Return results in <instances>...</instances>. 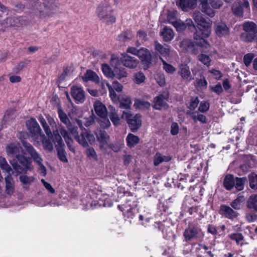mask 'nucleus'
<instances>
[{
  "mask_svg": "<svg viewBox=\"0 0 257 257\" xmlns=\"http://www.w3.org/2000/svg\"><path fill=\"white\" fill-rule=\"evenodd\" d=\"M195 40V43H193L191 40L189 39L183 40L180 44V47L182 51L185 52H188L191 54H196L198 53V50L196 48V46H198L202 49V52H206L207 50L209 48H203L197 44V40Z\"/></svg>",
  "mask_w": 257,
  "mask_h": 257,
  "instance_id": "7",
  "label": "nucleus"
},
{
  "mask_svg": "<svg viewBox=\"0 0 257 257\" xmlns=\"http://www.w3.org/2000/svg\"><path fill=\"white\" fill-rule=\"evenodd\" d=\"M121 61L124 66L130 68H136L139 63V61L136 58L126 54L123 55Z\"/></svg>",
  "mask_w": 257,
  "mask_h": 257,
  "instance_id": "20",
  "label": "nucleus"
},
{
  "mask_svg": "<svg viewBox=\"0 0 257 257\" xmlns=\"http://www.w3.org/2000/svg\"><path fill=\"white\" fill-rule=\"evenodd\" d=\"M26 126L32 137L38 139L39 137H44V134L35 118H31L26 121Z\"/></svg>",
  "mask_w": 257,
  "mask_h": 257,
  "instance_id": "8",
  "label": "nucleus"
},
{
  "mask_svg": "<svg viewBox=\"0 0 257 257\" xmlns=\"http://www.w3.org/2000/svg\"><path fill=\"white\" fill-rule=\"evenodd\" d=\"M127 145L132 148L137 145L139 142V138L138 136H135L132 134H129L126 137Z\"/></svg>",
  "mask_w": 257,
  "mask_h": 257,
  "instance_id": "35",
  "label": "nucleus"
},
{
  "mask_svg": "<svg viewBox=\"0 0 257 257\" xmlns=\"http://www.w3.org/2000/svg\"><path fill=\"white\" fill-rule=\"evenodd\" d=\"M235 178L233 175L231 174L226 175L224 179L223 186L227 190H230L234 186Z\"/></svg>",
  "mask_w": 257,
  "mask_h": 257,
  "instance_id": "28",
  "label": "nucleus"
},
{
  "mask_svg": "<svg viewBox=\"0 0 257 257\" xmlns=\"http://www.w3.org/2000/svg\"><path fill=\"white\" fill-rule=\"evenodd\" d=\"M162 37L165 42H170L174 37V33L173 30L168 27H165L162 31Z\"/></svg>",
  "mask_w": 257,
  "mask_h": 257,
  "instance_id": "26",
  "label": "nucleus"
},
{
  "mask_svg": "<svg viewBox=\"0 0 257 257\" xmlns=\"http://www.w3.org/2000/svg\"><path fill=\"white\" fill-rule=\"evenodd\" d=\"M146 77L143 73L139 72L136 73L134 76V82L137 84H141L144 82Z\"/></svg>",
  "mask_w": 257,
  "mask_h": 257,
  "instance_id": "49",
  "label": "nucleus"
},
{
  "mask_svg": "<svg viewBox=\"0 0 257 257\" xmlns=\"http://www.w3.org/2000/svg\"><path fill=\"white\" fill-rule=\"evenodd\" d=\"M22 145L31 158L37 164L43 162V160L36 150L30 143L23 141Z\"/></svg>",
  "mask_w": 257,
  "mask_h": 257,
  "instance_id": "11",
  "label": "nucleus"
},
{
  "mask_svg": "<svg viewBox=\"0 0 257 257\" xmlns=\"http://www.w3.org/2000/svg\"><path fill=\"white\" fill-rule=\"evenodd\" d=\"M94 108L96 113L100 117H105L107 114L105 106L100 101H96L94 103Z\"/></svg>",
  "mask_w": 257,
  "mask_h": 257,
  "instance_id": "21",
  "label": "nucleus"
},
{
  "mask_svg": "<svg viewBox=\"0 0 257 257\" xmlns=\"http://www.w3.org/2000/svg\"><path fill=\"white\" fill-rule=\"evenodd\" d=\"M244 200L243 197L239 196L230 203V205L235 210H239L241 208V204Z\"/></svg>",
  "mask_w": 257,
  "mask_h": 257,
  "instance_id": "40",
  "label": "nucleus"
},
{
  "mask_svg": "<svg viewBox=\"0 0 257 257\" xmlns=\"http://www.w3.org/2000/svg\"><path fill=\"white\" fill-rule=\"evenodd\" d=\"M199 100L198 97H192L190 99V101L188 106L190 109L189 111L194 110L198 105Z\"/></svg>",
  "mask_w": 257,
  "mask_h": 257,
  "instance_id": "47",
  "label": "nucleus"
},
{
  "mask_svg": "<svg viewBox=\"0 0 257 257\" xmlns=\"http://www.w3.org/2000/svg\"><path fill=\"white\" fill-rule=\"evenodd\" d=\"M253 58V56L252 54H247L244 55L243 58V61L244 63V64L248 66H249Z\"/></svg>",
  "mask_w": 257,
  "mask_h": 257,
  "instance_id": "62",
  "label": "nucleus"
},
{
  "mask_svg": "<svg viewBox=\"0 0 257 257\" xmlns=\"http://www.w3.org/2000/svg\"><path fill=\"white\" fill-rule=\"evenodd\" d=\"M34 178L32 176H28L22 175L20 176V181L24 184H29L34 181Z\"/></svg>",
  "mask_w": 257,
  "mask_h": 257,
  "instance_id": "53",
  "label": "nucleus"
},
{
  "mask_svg": "<svg viewBox=\"0 0 257 257\" xmlns=\"http://www.w3.org/2000/svg\"><path fill=\"white\" fill-rule=\"evenodd\" d=\"M176 4L183 11H187L196 6L197 0H179Z\"/></svg>",
  "mask_w": 257,
  "mask_h": 257,
  "instance_id": "19",
  "label": "nucleus"
},
{
  "mask_svg": "<svg viewBox=\"0 0 257 257\" xmlns=\"http://www.w3.org/2000/svg\"><path fill=\"white\" fill-rule=\"evenodd\" d=\"M133 38V35L130 31H126L120 34L118 39L122 42H126L130 40Z\"/></svg>",
  "mask_w": 257,
  "mask_h": 257,
  "instance_id": "46",
  "label": "nucleus"
},
{
  "mask_svg": "<svg viewBox=\"0 0 257 257\" xmlns=\"http://www.w3.org/2000/svg\"><path fill=\"white\" fill-rule=\"evenodd\" d=\"M200 229L195 226L189 225L185 230L183 235L186 241L193 239L197 238L198 237Z\"/></svg>",
  "mask_w": 257,
  "mask_h": 257,
  "instance_id": "15",
  "label": "nucleus"
},
{
  "mask_svg": "<svg viewBox=\"0 0 257 257\" xmlns=\"http://www.w3.org/2000/svg\"><path fill=\"white\" fill-rule=\"evenodd\" d=\"M229 237L236 241L237 244H239L240 241L244 238L243 236L241 233H234L228 235Z\"/></svg>",
  "mask_w": 257,
  "mask_h": 257,
  "instance_id": "50",
  "label": "nucleus"
},
{
  "mask_svg": "<svg viewBox=\"0 0 257 257\" xmlns=\"http://www.w3.org/2000/svg\"><path fill=\"white\" fill-rule=\"evenodd\" d=\"M246 206L257 212V194L251 195L247 201Z\"/></svg>",
  "mask_w": 257,
  "mask_h": 257,
  "instance_id": "31",
  "label": "nucleus"
},
{
  "mask_svg": "<svg viewBox=\"0 0 257 257\" xmlns=\"http://www.w3.org/2000/svg\"><path fill=\"white\" fill-rule=\"evenodd\" d=\"M102 70L104 74L107 77H114L113 70L112 71L109 66L105 64L102 65Z\"/></svg>",
  "mask_w": 257,
  "mask_h": 257,
  "instance_id": "44",
  "label": "nucleus"
},
{
  "mask_svg": "<svg viewBox=\"0 0 257 257\" xmlns=\"http://www.w3.org/2000/svg\"><path fill=\"white\" fill-rule=\"evenodd\" d=\"M58 114L61 121L66 125L70 123V121L67 114L64 112L62 109L59 108L58 110Z\"/></svg>",
  "mask_w": 257,
  "mask_h": 257,
  "instance_id": "41",
  "label": "nucleus"
},
{
  "mask_svg": "<svg viewBox=\"0 0 257 257\" xmlns=\"http://www.w3.org/2000/svg\"><path fill=\"white\" fill-rule=\"evenodd\" d=\"M86 153L87 156L88 157L92 158L95 160L97 159V155L96 152L93 148L90 147L87 149L86 151Z\"/></svg>",
  "mask_w": 257,
  "mask_h": 257,
  "instance_id": "61",
  "label": "nucleus"
},
{
  "mask_svg": "<svg viewBox=\"0 0 257 257\" xmlns=\"http://www.w3.org/2000/svg\"><path fill=\"white\" fill-rule=\"evenodd\" d=\"M100 125L103 128H106L110 126L111 123L108 119L105 117H101L99 121Z\"/></svg>",
  "mask_w": 257,
  "mask_h": 257,
  "instance_id": "60",
  "label": "nucleus"
},
{
  "mask_svg": "<svg viewBox=\"0 0 257 257\" xmlns=\"http://www.w3.org/2000/svg\"><path fill=\"white\" fill-rule=\"evenodd\" d=\"M212 91L214 92L217 94H220L223 91L222 87L220 83L217 84L215 86L210 87Z\"/></svg>",
  "mask_w": 257,
  "mask_h": 257,
  "instance_id": "63",
  "label": "nucleus"
},
{
  "mask_svg": "<svg viewBox=\"0 0 257 257\" xmlns=\"http://www.w3.org/2000/svg\"><path fill=\"white\" fill-rule=\"evenodd\" d=\"M192 17L195 22L199 26L198 30L194 34V39L197 40V44L205 48L210 47L209 44L205 39L210 34L211 21L205 19L199 12H195Z\"/></svg>",
  "mask_w": 257,
  "mask_h": 257,
  "instance_id": "2",
  "label": "nucleus"
},
{
  "mask_svg": "<svg viewBox=\"0 0 257 257\" xmlns=\"http://www.w3.org/2000/svg\"><path fill=\"white\" fill-rule=\"evenodd\" d=\"M53 141L56 143L55 147H57L58 146H65V144L63 142V141L62 139V137L59 134L58 129L53 130Z\"/></svg>",
  "mask_w": 257,
  "mask_h": 257,
  "instance_id": "36",
  "label": "nucleus"
},
{
  "mask_svg": "<svg viewBox=\"0 0 257 257\" xmlns=\"http://www.w3.org/2000/svg\"><path fill=\"white\" fill-rule=\"evenodd\" d=\"M135 105L136 107L141 109H148L151 106L150 103L148 101L142 100H136Z\"/></svg>",
  "mask_w": 257,
  "mask_h": 257,
  "instance_id": "42",
  "label": "nucleus"
},
{
  "mask_svg": "<svg viewBox=\"0 0 257 257\" xmlns=\"http://www.w3.org/2000/svg\"><path fill=\"white\" fill-rule=\"evenodd\" d=\"M110 11H112L109 4L107 2H101L98 6L96 10L97 15L99 19L101 16H104Z\"/></svg>",
  "mask_w": 257,
  "mask_h": 257,
  "instance_id": "18",
  "label": "nucleus"
},
{
  "mask_svg": "<svg viewBox=\"0 0 257 257\" xmlns=\"http://www.w3.org/2000/svg\"><path fill=\"white\" fill-rule=\"evenodd\" d=\"M209 103L206 101H201L198 107V110L201 112H205L209 108Z\"/></svg>",
  "mask_w": 257,
  "mask_h": 257,
  "instance_id": "55",
  "label": "nucleus"
},
{
  "mask_svg": "<svg viewBox=\"0 0 257 257\" xmlns=\"http://www.w3.org/2000/svg\"><path fill=\"white\" fill-rule=\"evenodd\" d=\"M111 86L113 88V90H115L117 92H120L122 90L123 86L118 81H113Z\"/></svg>",
  "mask_w": 257,
  "mask_h": 257,
  "instance_id": "64",
  "label": "nucleus"
},
{
  "mask_svg": "<svg viewBox=\"0 0 257 257\" xmlns=\"http://www.w3.org/2000/svg\"><path fill=\"white\" fill-rule=\"evenodd\" d=\"M173 25L179 32L183 31L187 28L191 31L196 29L195 25L191 19H187L185 22L180 20H177Z\"/></svg>",
  "mask_w": 257,
  "mask_h": 257,
  "instance_id": "14",
  "label": "nucleus"
},
{
  "mask_svg": "<svg viewBox=\"0 0 257 257\" xmlns=\"http://www.w3.org/2000/svg\"><path fill=\"white\" fill-rule=\"evenodd\" d=\"M110 65L113 68L114 77L120 79L126 77L127 73L125 69L121 66L119 58L114 55L111 56Z\"/></svg>",
  "mask_w": 257,
  "mask_h": 257,
  "instance_id": "4",
  "label": "nucleus"
},
{
  "mask_svg": "<svg viewBox=\"0 0 257 257\" xmlns=\"http://www.w3.org/2000/svg\"><path fill=\"white\" fill-rule=\"evenodd\" d=\"M232 10L233 13L237 16H240L242 15V8L240 5L238 3L234 4L233 5Z\"/></svg>",
  "mask_w": 257,
  "mask_h": 257,
  "instance_id": "52",
  "label": "nucleus"
},
{
  "mask_svg": "<svg viewBox=\"0 0 257 257\" xmlns=\"http://www.w3.org/2000/svg\"><path fill=\"white\" fill-rule=\"evenodd\" d=\"M57 151V156L59 159L64 162L67 163L68 160L66 157V152L65 150V146H58L56 147Z\"/></svg>",
  "mask_w": 257,
  "mask_h": 257,
  "instance_id": "32",
  "label": "nucleus"
},
{
  "mask_svg": "<svg viewBox=\"0 0 257 257\" xmlns=\"http://www.w3.org/2000/svg\"><path fill=\"white\" fill-rule=\"evenodd\" d=\"M106 85L107 86L109 92V96L112 100V101L114 103H117L118 100H119L120 97L117 95V94L115 92L113 88L112 87L111 85L108 83L106 82Z\"/></svg>",
  "mask_w": 257,
  "mask_h": 257,
  "instance_id": "38",
  "label": "nucleus"
},
{
  "mask_svg": "<svg viewBox=\"0 0 257 257\" xmlns=\"http://www.w3.org/2000/svg\"><path fill=\"white\" fill-rule=\"evenodd\" d=\"M96 135L101 150H105L107 147L112 149L113 144L110 143V137L105 131L100 130Z\"/></svg>",
  "mask_w": 257,
  "mask_h": 257,
  "instance_id": "10",
  "label": "nucleus"
},
{
  "mask_svg": "<svg viewBox=\"0 0 257 257\" xmlns=\"http://www.w3.org/2000/svg\"><path fill=\"white\" fill-rule=\"evenodd\" d=\"M0 168L4 172H6L7 175L10 174L12 172V169L6 159L2 156H0Z\"/></svg>",
  "mask_w": 257,
  "mask_h": 257,
  "instance_id": "34",
  "label": "nucleus"
},
{
  "mask_svg": "<svg viewBox=\"0 0 257 257\" xmlns=\"http://www.w3.org/2000/svg\"><path fill=\"white\" fill-rule=\"evenodd\" d=\"M43 7L44 8L37 9L40 13L50 15L54 13L57 6L55 3V0H44Z\"/></svg>",
  "mask_w": 257,
  "mask_h": 257,
  "instance_id": "16",
  "label": "nucleus"
},
{
  "mask_svg": "<svg viewBox=\"0 0 257 257\" xmlns=\"http://www.w3.org/2000/svg\"><path fill=\"white\" fill-rule=\"evenodd\" d=\"M49 125L52 127V128L54 130L58 129L57 127V124L54 118L50 116V115H48L46 116Z\"/></svg>",
  "mask_w": 257,
  "mask_h": 257,
  "instance_id": "59",
  "label": "nucleus"
},
{
  "mask_svg": "<svg viewBox=\"0 0 257 257\" xmlns=\"http://www.w3.org/2000/svg\"><path fill=\"white\" fill-rule=\"evenodd\" d=\"M162 62L163 64V69L167 73L172 74L176 70V69L174 66L167 63L166 62L164 61L162 59Z\"/></svg>",
  "mask_w": 257,
  "mask_h": 257,
  "instance_id": "54",
  "label": "nucleus"
},
{
  "mask_svg": "<svg viewBox=\"0 0 257 257\" xmlns=\"http://www.w3.org/2000/svg\"><path fill=\"white\" fill-rule=\"evenodd\" d=\"M202 11L210 17L214 16V11L209 7V5L214 9H219L222 5L221 1L214 0H200Z\"/></svg>",
  "mask_w": 257,
  "mask_h": 257,
  "instance_id": "6",
  "label": "nucleus"
},
{
  "mask_svg": "<svg viewBox=\"0 0 257 257\" xmlns=\"http://www.w3.org/2000/svg\"><path fill=\"white\" fill-rule=\"evenodd\" d=\"M59 132L61 136L63 137L65 141L71 139L69 134L68 131H67L63 126L60 125L59 127Z\"/></svg>",
  "mask_w": 257,
  "mask_h": 257,
  "instance_id": "51",
  "label": "nucleus"
},
{
  "mask_svg": "<svg viewBox=\"0 0 257 257\" xmlns=\"http://www.w3.org/2000/svg\"><path fill=\"white\" fill-rule=\"evenodd\" d=\"M177 16V11L176 10L170 11L168 13L167 19L169 23L172 25L177 20L176 19Z\"/></svg>",
  "mask_w": 257,
  "mask_h": 257,
  "instance_id": "48",
  "label": "nucleus"
},
{
  "mask_svg": "<svg viewBox=\"0 0 257 257\" xmlns=\"http://www.w3.org/2000/svg\"><path fill=\"white\" fill-rule=\"evenodd\" d=\"M82 79L84 81H92L95 83L99 82V78L96 73L92 70H88L84 75L82 76Z\"/></svg>",
  "mask_w": 257,
  "mask_h": 257,
  "instance_id": "25",
  "label": "nucleus"
},
{
  "mask_svg": "<svg viewBox=\"0 0 257 257\" xmlns=\"http://www.w3.org/2000/svg\"><path fill=\"white\" fill-rule=\"evenodd\" d=\"M153 107L155 109H161V95H158L154 98Z\"/></svg>",
  "mask_w": 257,
  "mask_h": 257,
  "instance_id": "57",
  "label": "nucleus"
},
{
  "mask_svg": "<svg viewBox=\"0 0 257 257\" xmlns=\"http://www.w3.org/2000/svg\"><path fill=\"white\" fill-rule=\"evenodd\" d=\"M6 182V191L9 195H11L14 192V181L11 174H8L5 178Z\"/></svg>",
  "mask_w": 257,
  "mask_h": 257,
  "instance_id": "27",
  "label": "nucleus"
},
{
  "mask_svg": "<svg viewBox=\"0 0 257 257\" xmlns=\"http://www.w3.org/2000/svg\"><path fill=\"white\" fill-rule=\"evenodd\" d=\"M215 33L218 37L228 35L229 29L225 23H218L215 25Z\"/></svg>",
  "mask_w": 257,
  "mask_h": 257,
  "instance_id": "23",
  "label": "nucleus"
},
{
  "mask_svg": "<svg viewBox=\"0 0 257 257\" xmlns=\"http://www.w3.org/2000/svg\"><path fill=\"white\" fill-rule=\"evenodd\" d=\"M249 186L252 189H257V175L254 173H251L248 176Z\"/></svg>",
  "mask_w": 257,
  "mask_h": 257,
  "instance_id": "39",
  "label": "nucleus"
},
{
  "mask_svg": "<svg viewBox=\"0 0 257 257\" xmlns=\"http://www.w3.org/2000/svg\"><path fill=\"white\" fill-rule=\"evenodd\" d=\"M198 60L204 65L208 67L210 65L211 59L208 55L201 54L198 55Z\"/></svg>",
  "mask_w": 257,
  "mask_h": 257,
  "instance_id": "45",
  "label": "nucleus"
},
{
  "mask_svg": "<svg viewBox=\"0 0 257 257\" xmlns=\"http://www.w3.org/2000/svg\"><path fill=\"white\" fill-rule=\"evenodd\" d=\"M76 140L82 147L87 148L89 144L92 145L95 142V138L92 134L84 129L80 135L77 136Z\"/></svg>",
  "mask_w": 257,
  "mask_h": 257,
  "instance_id": "9",
  "label": "nucleus"
},
{
  "mask_svg": "<svg viewBox=\"0 0 257 257\" xmlns=\"http://www.w3.org/2000/svg\"><path fill=\"white\" fill-rule=\"evenodd\" d=\"M235 183L234 187L238 191H241L244 189V184L247 181V179L245 177H235Z\"/></svg>",
  "mask_w": 257,
  "mask_h": 257,
  "instance_id": "37",
  "label": "nucleus"
},
{
  "mask_svg": "<svg viewBox=\"0 0 257 257\" xmlns=\"http://www.w3.org/2000/svg\"><path fill=\"white\" fill-rule=\"evenodd\" d=\"M66 126L68 131L73 135L75 140H76V138L79 136L77 128L72 125L71 122L69 124L67 125Z\"/></svg>",
  "mask_w": 257,
  "mask_h": 257,
  "instance_id": "56",
  "label": "nucleus"
},
{
  "mask_svg": "<svg viewBox=\"0 0 257 257\" xmlns=\"http://www.w3.org/2000/svg\"><path fill=\"white\" fill-rule=\"evenodd\" d=\"M219 213L222 216L229 219H233L238 215V213L236 211L226 205L220 206Z\"/></svg>",
  "mask_w": 257,
  "mask_h": 257,
  "instance_id": "17",
  "label": "nucleus"
},
{
  "mask_svg": "<svg viewBox=\"0 0 257 257\" xmlns=\"http://www.w3.org/2000/svg\"><path fill=\"white\" fill-rule=\"evenodd\" d=\"M71 94L76 103H82L85 101V92L81 87L73 86L71 88Z\"/></svg>",
  "mask_w": 257,
  "mask_h": 257,
  "instance_id": "13",
  "label": "nucleus"
},
{
  "mask_svg": "<svg viewBox=\"0 0 257 257\" xmlns=\"http://www.w3.org/2000/svg\"><path fill=\"white\" fill-rule=\"evenodd\" d=\"M43 147L45 150L49 152L53 150V145L49 140H46L43 141Z\"/></svg>",
  "mask_w": 257,
  "mask_h": 257,
  "instance_id": "58",
  "label": "nucleus"
},
{
  "mask_svg": "<svg viewBox=\"0 0 257 257\" xmlns=\"http://www.w3.org/2000/svg\"><path fill=\"white\" fill-rule=\"evenodd\" d=\"M121 118L127 121L130 129L133 132H136L141 126L142 119L139 114L133 116L129 112L124 111L122 114Z\"/></svg>",
  "mask_w": 257,
  "mask_h": 257,
  "instance_id": "5",
  "label": "nucleus"
},
{
  "mask_svg": "<svg viewBox=\"0 0 257 257\" xmlns=\"http://www.w3.org/2000/svg\"><path fill=\"white\" fill-rule=\"evenodd\" d=\"M187 114L190 115L194 122L199 121L202 123H206L207 122L206 117L197 111H188Z\"/></svg>",
  "mask_w": 257,
  "mask_h": 257,
  "instance_id": "24",
  "label": "nucleus"
},
{
  "mask_svg": "<svg viewBox=\"0 0 257 257\" xmlns=\"http://www.w3.org/2000/svg\"><path fill=\"white\" fill-rule=\"evenodd\" d=\"M15 116V110L14 109H10L6 112L3 119L5 121L9 122L14 119Z\"/></svg>",
  "mask_w": 257,
  "mask_h": 257,
  "instance_id": "43",
  "label": "nucleus"
},
{
  "mask_svg": "<svg viewBox=\"0 0 257 257\" xmlns=\"http://www.w3.org/2000/svg\"><path fill=\"white\" fill-rule=\"evenodd\" d=\"M137 56L141 60L143 65H144V69H147L151 63L152 58V55L149 50L145 48H141L139 50Z\"/></svg>",
  "mask_w": 257,
  "mask_h": 257,
  "instance_id": "12",
  "label": "nucleus"
},
{
  "mask_svg": "<svg viewBox=\"0 0 257 257\" xmlns=\"http://www.w3.org/2000/svg\"><path fill=\"white\" fill-rule=\"evenodd\" d=\"M119 107L122 109H130L132 104V101L130 97L126 95H122L120 97Z\"/></svg>",
  "mask_w": 257,
  "mask_h": 257,
  "instance_id": "30",
  "label": "nucleus"
},
{
  "mask_svg": "<svg viewBox=\"0 0 257 257\" xmlns=\"http://www.w3.org/2000/svg\"><path fill=\"white\" fill-rule=\"evenodd\" d=\"M207 81L203 76L200 78H197L194 82L195 87L199 91L206 89L207 87Z\"/></svg>",
  "mask_w": 257,
  "mask_h": 257,
  "instance_id": "29",
  "label": "nucleus"
},
{
  "mask_svg": "<svg viewBox=\"0 0 257 257\" xmlns=\"http://www.w3.org/2000/svg\"><path fill=\"white\" fill-rule=\"evenodd\" d=\"M244 31L241 35L242 40L246 42H250L257 36V25L252 21L245 22L242 25Z\"/></svg>",
  "mask_w": 257,
  "mask_h": 257,
  "instance_id": "3",
  "label": "nucleus"
},
{
  "mask_svg": "<svg viewBox=\"0 0 257 257\" xmlns=\"http://www.w3.org/2000/svg\"><path fill=\"white\" fill-rule=\"evenodd\" d=\"M6 150L8 156L14 157L10 163L18 174L26 173L33 168L30 159L25 156L24 150L19 144L11 143L7 146Z\"/></svg>",
  "mask_w": 257,
  "mask_h": 257,
  "instance_id": "1",
  "label": "nucleus"
},
{
  "mask_svg": "<svg viewBox=\"0 0 257 257\" xmlns=\"http://www.w3.org/2000/svg\"><path fill=\"white\" fill-rule=\"evenodd\" d=\"M112 12L113 11H110L104 16H101V18L99 19L107 25L114 23L116 21V18L113 16Z\"/></svg>",
  "mask_w": 257,
  "mask_h": 257,
  "instance_id": "33",
  "label": "nucleus"
},
{
  "mask_svg": "<svg viewBox=\"0 0 257 257\" xmlns=\"http://www.w3.org/2000/svg\"><path fill=\"white\" fill-rule=\"evenodd\" d=\"M179 74L183 79L188 80L189 81L193 78L192 77L189 66L185 64H182L179 66Z\"/></svg>",
  "mask_w": 257,
  "mask_h": 257,
  "instance_id": "22",
  "label": "nucleus"
}]
</instances>
